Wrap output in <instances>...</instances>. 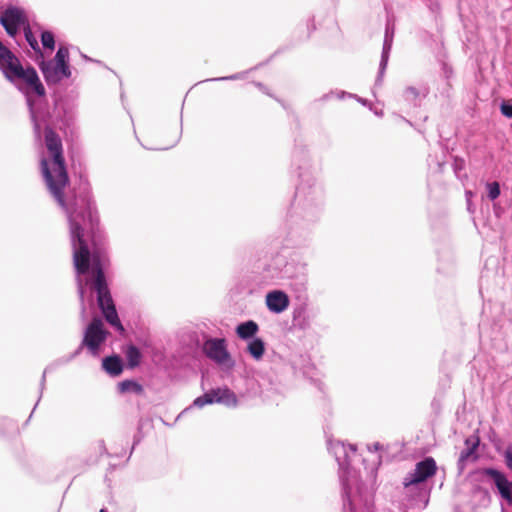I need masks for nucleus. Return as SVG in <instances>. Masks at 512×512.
<instances>
[{"label":"nucleus","instance_id":"23","mask_svg":"<svg viewBox=\"0 0 512 512\" xmlns=\"http://www.w3.org/2000/svg\"><path fill=\"white\" fill-rule=\"evenodd\" d=\"M40 38L44 49H48L51 51L55 49V36L51 31H42L40 34Z\"/></svg>","mask_w":512,"mask_h":512},{"label":"nucleus","instance_id":"6","mask_svg":"<svg viewBox=\"0 0 512 512\" xmlns=\"http://www.w3.org/2000/svg\"><path fill=\"white\" fill-rule=\"evenodd\" d=\"M17 89L25 95L29 108L30 119L36 140L40 141L43 130L51 128V113L46 103L33 99V95L39 97L36 92L26 84H17Z\"/></svg>","mask_w":512,"mask_h":512},{"label":"nucleus","instance_id":"36","mask_svg":"<svg viewBox=\"0 0 512 512\" xmlns=\"http://www.w3.org/2000/svg\"><path fill=\"white\" fill-rule=\"evenodd\" d=\"M100 447H101V450H102V452H103V453L108 454L107 449H106V446H105V444H104V441H101V442H100Z\"/></svg>","mask_w":512,"mask_h":512},{"label":"nucleus","instance_id":"32","mask_svg":"<svg viewBox=\"0 0 512 512\" xmlns=\"http://www.w3.org/2000/svg\"><path fill=\"white\" fill-rule=\"evenodd\" d=\"M332 96H334V91H331L329 93H326V94L322 95L319 98V101H322V102L328 101Z\"/></svg>","mask_w":512,"mask_h":512},{"label":"nucleus","instance_id":"22","mask_svg":"<svg viewBox=\"0 0 512 512\" xmlns=\"http://www.w3.org/2000/svg\"><path fill=\"white\" fill-rule=\"evenodd\" d=\"M304 308H297L293 311V321L295 326L301 330H306L310 327L308 318L304 316Z\"/></svg>","mask_w":512,"mask_h":512},{"label":"nucleus","instance_id":"21","mask_svg":"<svg viewBox=\"0 0 512 512\" xmlns=\"http://www.w3.org/2000/svg\"><path fill=\"white\" fill-rule=\"evenodd\" d=\"M23 30H24V37H25V40L27 41V43L29 44V46L31 47V49L40 57L43 56V53H42V50L39 46V43L35 37V35L33 34L32 30H31V27L29 25V23L23 27Z\"/></svg>","mask_w":512,"mask_h":512},{"label":"nucleus","instance_id":"19","mask_svg":"<svg viewBox=\"0 0 512 512\" xmlns=\"http://www.w3.org/2000/svg\"><path fill=\"white\" fill-rule=\"evenodd\" d=\"M118 391L121 394L134 393L140 395L143 393V387L137 381L132 379H126L118 383Z\"/></svg>","mask_w":512,"mask_h":512},{"label":"nucleus","instance_id":"24","mask_svg":"<svg viewBox=\"0 0 512 512\" xmlns=\"http://www.w3.org/2000/svg\"><path fill=\"white\" fill-rule=\"evenodd\" d=\"M487 197L489 200H496L501 194L500 184L497 181L486 183Z\"/></svg>","mask_w":512,"mask_h":512},{"label":"nucleus","instance_id":"26","mask_svg":"<svg viewBox=\"0 0 512 512\" xmlns=\"http://www.w3.org/2000/svg\"><path fill=\"white\" fill-rule=\"evenodd\" d=\"M465 167V161L462 158L455 157L453 161V169L457 177H459V172L463 170Z\"/></svg>","mask_w":512,"mask_h":512},{"label":"nucleus","instance_id":"4","mask_svg":"<svg viewBox=\"0 0 512 512\" xmlns=\"http://www.w3.org/2000/svg\"><path fill=\"white\" fill-rule=\"evenodd\" d=\"M0 70L5 78L13 83L26 84L32 88L38 96H45L43 86L36 69L33 66L23 67L17 56L7 48L0 40Z\"/></svg>","mask_w":512,"mask_h":512},{"label":"nucleus","instance_id":"38","mask_svg":"<svg viewBox=\"0 0 512 512\" xmlns=\"http://www.w3.org/2000/svg\"><path fill=\"white\" fill-rule=\"evenodd\" d=\"M465 194H466L467 199H469V197L472 196V192L471 191H466Z\"/></svg>","mask_w":512,"mask_h":512},{"label":"nucleus","instance_id":"16","mask_svg":"<svg viewBox=\"0 0 512 512\" xmlns=\"http://www.w3.org/2000/svg\"><path fill=\"white\" fill-rule=\"evenodd\" d=\"M259 331V326L254 320H247L236 326L235 332L242 340H251L255 338Z\"/></svg>","mask_w":512,"mask_h":512},{"label":"nucleus","instance_id":"11","mask_svg":"<svg viewBox=\"0 0 512 512\" xmlns=\"http://www.w3.org/2000/svg\"><path fill=\"white\" fill-rule=\"evenodd\" d=\"M0 24L9 36L15 37L20 28L28 24V20L22 8L9 5L0 15Z\"/></svg>","mask_w":512,"mask_h":512},{"label":"nucleus","instance_id":"9","mask_svg":"<svg viewBox=\"0 0 512 512\" xmlns=\"http://www.w3.org/2000/svg\"><path fill=\"white\" fill-rule=\"evenodd\" d=\"M108 334L102 320L99 317H94L84 330L82 346H85L92 356H98Z\"/></svg>","mask_w":512,"mask_h":512},{"label":"nucleus","instance_id":"13","mask_svg":"<svg viewBox=\"0 0 512 512\" xmlns=\"http://www.w3.org/2000/svg\"><path fill=\"white\" fill-rule=\"evenodd\" d=\"M393 38H394V25L390 24L389 22L386 24L385 28V35H384V41H383V47H382V53H381V59L379 63V70L378 75L375 81V86H381L383 77L388 65V60L390 56V52L392 49L393 44Z\"/></svg>","mask_w":512,"mask_h":512},{"label":"nucleus","instance_id":"35","mask_svg":"<svg viewBox=\"0 0 512 512\" xmlns=\"http://www.w3.org/2000/svg\"><path fill=\"white\" fill-rule=\"evenodd\" d=\"M354 99H356L358 102L362 103L363 105H366L367 104V100L366 99H363L359 96L356 95V97H353Z\"/></svg>","mask_w":512,"mask_h":512},{"label":"nucleus","instance_id":"7","mask_svg":"<svg viewBox=\"0 0 512 512\" xmlns=\"http://www.w3.org/2000/svg\"><path fill=\"white\" fill-rule=\"evenodd\" d=\"M504 462L506 467L512 471V445L508 446L503 452ZM481 473L490 477L500 496L505 499L509 504H512V481H508L506 475L493 467L483 468Z\"/></svg>","mask_w":512,"mask_h":512},{"label":"nucleus","instance_id":"14","mask_svg":"<svg viewBox=\"0 0 512 512\" xmlns=\"http://www.w3.org/2000/svg\"><path fill=\"white\" fill-rule=\"evenodd\" d=\"M265 302L270 312L280 314L289 307L290 299L284 291L272 290L266 294Z\"/></svg>","mask_w":512,"mask_h":512},{"label":"nucleus","instance_id":"37","mask_svg":"<svg viewBox=\"0 0 512 512\" xmlns=\"http://www.w3.org/2000/svg\"><path fill=\"white\" fill-rule=\"evenodd\" d=\"M278 273H279V272H278V270H277V269H274V270H273V272H272V274H271V279H273V278L277 277V276H278Z\"/></svg>","mask_w":512,"mask_h":512},{"label":"nucleus","instance_id":"30","mask_svg":"<svg viewBox=\"0 0 512 512\" xmlns=\"http://www.w3.org/2000/svg\"><path fill=\"white\" fill-rule=\"evenodd\" d=\"M84 347H85V346H82V343H81V344L79 345V347H78V348H77V349H76V350H75V351H74L70 356H68L67 358H65V359L63 360V362H64V363H68V362H70L72 359H74L76 356H78V355L81 353V351H82V349H83Z\"/></svg>","mask_w":512,"mask_h":512},{"label":"nucleus","instance_id":"17","mask_svg":"<svg viewBox=\"0 0 512 512\" xmlns=\"http://www.w3.org/2000/svg\"><path fill=\"white\" fill-rule=\"evenodd\" d=\"M103 369L111 376H118L123 371V361L120 356L112 355L103 358Z\"/></svg>","mask_w":512,"mask_h":512},{"label":"nucleus","instance_id":"10","mask_svg":"<svg viewBox=\"0 0 512 512\" xmlns=\"http://www.w3.org/2000/svg\"><path fill=\"white\" fill-rule=\"evenodd\" d=\"M202 351L217 365L232 368L235 364L224 338H207L203 343Z\"/></svg>","mask_w":512,"mask_h":512},{"label":"nucleus","instance_id":"28","mask_svg":"<svg viewBox=\"0 0 512 512\" xmlns=\"http://www.w3.org/2000/svg\"><path fill=\"white\" fill-rule=\"evenodd\" d=\"M49 369H50V367H47V368L44 370L43 374H42L41 381H40V396H42L43 390H44V388H45V383H46V373H47V371H48ZM39 398H41V397H39ZM39 401H40V399H38V401H37V403H36V404H38V403H39ZM36 406H37V405H35V406H34V408H36ZM34 410H35V409H33V411H34Z\"/></svg>","mask_w":512,"mask_h":512},{"label":"nucleus","instance_id":"25","mask_svg":"<svg viewBox=\"0 0 512 512\" xmlns=\"http://www.w3.org/2000/svg\"><path fill=\"white\" fill-rule=\"evenodd\" d=\"M246 74H247V72H239V73H235V74H232L229 76L215 77V78L207 79L206 81L240 80V79H244Z\"/></svg>","mask_w":512,"mask_h":512},{"label":"nucleus","instance_id":"1","mask_svg":"<svg viewBox=\"0 0 512 512\" xmlns=\"http://www.w3.org/2000/svg\"><path fill=\"white\" fill-rule=\"evenodd\" d=\"M43 132L45 146L52 157L53 169L49 168L47 160L43 158L41 160V171L49 192L65 211L68 218L82 314L85 313L84 293L88 282L84 284L80 276L88 274L91 269L93 278L90 280V285L97 294L98 307L105 320L123 333L125 329L108 289L100 258L96 254H91L85 239L86 234H88L95 242L99 224L90 183L87 179H81L78 187L67 198L64 197L63 190L69 183V177L63 156L62 140L52 128H47Z\"/></svg>","mask_w":512,"mask_h":512},{"label":"nucleus","instance_id":"18","mask_svg":"<svg viewBox=\"0 0 512 512\" xmlns=\"http://www.w3.org/2000/svg\"><path fill=\"white\" fill-rule=\"evenodd\" d=\"M247 351L255 360L261 359L265 353L264 341L259 337L249 340Z\"/></svg>","mask_w":512,"mask_h":512},{"label":"nucleus","instance_id":"39","mask_svg":"<svg viewBox=\"0 0 512 512\" xmlns=\"http://www.w3.org/2000/svg\"><path fill=\"white\" fill-rule=\"evenodd\" d=\"M274 390H275V392H277V393H281V392H282V389H281L280 387H276V388H274Z\"/></svg>","mask_w":512,"mask_h":512},{"label":"nucleus","instance_id":"34","mask_svg":"<svg viewBox=\"0 0 512 512\" xmlns=\"http://www.w3.org/2000/svg\"><path fill=\"white\" fill-rule=\"evenodd\" d=\"M255 85H256V86H257V87H258L262 92L267 93V92H266V87H265L262 83L257 82V83H255Z\"/></svg>","mask_w":512,"mask_h":512},{"label":"nucleus","instance_id":"3","mask_svg":"<svg viewBox=\"0 0 512 512\" xmlns=\"http://www.w3.org/2000/svg\"><path fill=\"white\" fill-rule=\"evenodd\" d=\"M328 449L334 455L339 466L344 512H355L351 494L354 488H358L359 475L357 471L352 468L351 463L357 456L356 446L353 444L346 446L341 441L330 440L328 442Z\"/></svg>","mask_w":512,"mask_h":512},{"label":"nucleus","instance_id":"15","mask_svg":"<svg viewBox=\"0 0 512 512\" xmlns=\"http://www.w3.org/2000/svg\"><path fill=\"white\" fill-rule=\"evenodd\" d=\"M479 438L478 437H475V438H467L465 440V445H466V448L463 449L461 452H460V455H459V458H458V462H457V467H458V470L459 472H463L465 467H466V463L468 462V460L470 459H477V456H476V450L479 446Z\"/></svg>","mask_w":512,"mask_h":512},{"label":"nucleus","instance_id":"27","mask_svg":"<svg viewBox=\"0 0 512 512\" xmlns=\"http://www.w3.org/2000/svg\"><path fill=\"white\" fill-rule=\"evenodd\" d=\"M500 110H501V113L508 117V118H512V103L510 102H502L501 106H500Z\"/></svg>","mask_w":512,"mask_h":512},{"label":"nucleus","instance_id":"33","mask_svg":"<svg viewBox=\"0 0 512 512\" xmlns=\"http://www.w3.org/2000/svg\"><path fill=\"white\" fill-rule=\"evenodd\" d=\"M368 448L370 451H378L381 448V445L378 442H376L371 447L369 446Z\"/></svg>","mask_w":512,"mask_h":512},{"label":"nucleus","instance_id":"5","mask_svg":"<svg viewBox=\"0 0 512 512\" xmlns=\"http://www.w3.org/2000/svg\"><path fill=\"white\" fill-rule=\"evenodd\" d=\"M40 58L41 61L38 62V66L49 86L57 85L62 80L71 77L69 50L67 47L60 46L53 59L45 60L43 56Z\"/></svg>","mask_w":512,"mask_h":512},{"label":"nucleus","instance_id":"2","mask_svg":"<svg viewBox=\"0 0 512 512\" xmlns=\"http://www.w3.org/2000/svg\"><path fill=\"white\" fill-rule=\"evenodd\" d=\"M292 165L299 178L293 202L295 222L301 219L305 225L313 224L319 220L322 213L323 189L316 181L307 151L295 150Z\"/></svg>","mask_w":512,"mask_h":512},{"label":"nucleus","instance_id":"29","mask_svg":"<svg viewBox=\"0 0 512 512\" xmlns=\"http://www.w3.org/2000/svg\"><path fill=\"white\" fill-rule=\"evenodd\" d=\"M334 95L338 98V99H344L346 97L348 98H351V97H356V94H352V93H349V92H346V91H342V90H336L334 91Z\"/></svg>","mask_w":512,"mask_h":512},{"label":"nucleus","instance_id":"12","mask_svg":"<svg viewBox=\"0 0 512 512\" xmlns=\"http://www.w3.org/2000/svg\"><path fill=\"white\" fill-rule=\"evenodd\" d=\"M436 462L432 457H426L418 462L413 472L407 474L404 478L403 485L409 487L425 482L428 478L436 473Z\"/></svg>","mask_w":512,"mask_h":512},{"label":"nucleus","instance_id":"20","mask_svg":"<svg viewBox=\"0 0 512 512\" xmlns=\"http://www.w3.org/2000/svg\"><path fill=\"white\" fill-rule=\"evenodd\" d=\"M125 356H126L129 368L137 367L140 364V361L142 358L140 349L133 344H130L127 346V348L125 350Z\"/></svg>","mask_w":512,"mask_h":512},{"label":"nucleus","instance_id":"40","mask_svg":"<svg viewBox=\"0 0 512 512\" xmlns=\"http://www.w3.org/2000/svg\"><path fill=\"white\" fill-rule=\"evenodd\" d=\"M99 512H108L105 508L100 509Z\"/></svg>","mask_w":512,"mask_h":512},{"label":"nucleus","instance_id":"31","mask_svg":"<svg viewBox=\"0 0 512 512\" xmlns=\"http://www.w3.org/2000/svg\"><path fill=\"white\" fill-rule=\"evenodd\" d=\"M405 96H406V98H409L410 96L413 98H416L418 96V92H417L416 88L408 87L405 90Z\"/></svg>","mask_w":512,"mask_h":512},{"label":"nucleus","instance_id":"8","mask_svg":"<svg viewBox=\"0 0 512 512\" xmlns=\"http://www.w3.org/2000/svg\"><path fill=\"white\" fill-rule=\"evenodd\" d=\"M222 404L229 408H235L238 405V399L236 394L229 388H214L204 393L203 395L197 397L193 403L185 409V411L190 410L194 407L202 408L205 405L209 404Z\"/></svg>","mask_w":512,"mask_h":512}]
</instances>
